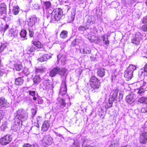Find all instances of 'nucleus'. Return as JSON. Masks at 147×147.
Returning a JSON list of instances; mask_svg holds the SVG:
<instances>
[{"label": "nucleus", "mask_w": 147, "mask_h": 147, "mask_svg": "<svg viewBox=\"0 0 147 147\" xmlns=\"http://www.w3.org/2000/svg\"><path fill=\"white\" fill-rule=\"evenodd\" d=\"M43 140L44 141L45 143L47 145L51 142L52 140V138L51 137L47 136H45L43 138Z\"/></svg>", "instance_id": "nucleus-22"}, {"label": "nucleus", "mask_w": 147, "mask_h": 147, "mask_svg": "<svg viewBox=\"0 0 147 147\" xmlns=\"http://www.w3.org/2000/svg\"><path fill=\"white\" fill-rule=\"evenodd\" d=\"M106 69L103 68H99L97 71V76L100 77H102L105 74Z\"/></svg>", "instance_id": "nucleus-14"}, {"label": "nucleus", "mask_w": 147, "mask_h": 147, "mask_svg": "<svg viewBox=\"0 0 147 147\" xmlns=\"http://www.w3.org/2000/svg\"><path fill=\"white\" fill-rule=\"evenodd\" d=\"M60 70V67L56 66L50 71L49 75L51 77H55L56 74H58Z\"/></svg>", "instance_id": "nucleus-10"}, {"label": "nucleus", "mask_w": 147, "mask_h": 147, "mask_svg": "<svg viewBox=\"0 0 147 147\" xmlns=\"http://www.w3.org/2000/svg\"><path fill=\"white\" fill-rule=\"evenodd\" d=\"M77 45L76 39H75L74 40L71 42V45L72 46L74 47Z\"/></svg>", "instance_id": "nucleus-52"}, {"label": "nucleus", "mask_w": 147, "mask_h": 147, "mask_svg": "<svg viewBox=\"0 0 147 147\" xmlns=\"http://www.w3.org/2000/svg\"><path fill=\"white\" fill-rule=\"evenodd\" d=\"M141 39L140 33H136L135 34V37L131 39V42L132 43L138 45L140 43Z\"/></svg>", "instance_id": "nucleus-7"}, {"label": "nucleus", "mask_w": 147, "mask_h": 147, "mask_svg": "<svg viewBox=\"0 0 147 147\" xmlns=\"http://www.w3.org/2000/svg\"><path fill=\"white\" fill-rule=\"evenodd\" d=\"M110 147H115L113 145H111L110 146Z\"/></svg>", "instance_id": "nucleus-64"}, {"label": "nucleus", "mask_w": 147, "mask_h": 147, "mask_svg": "<svg viewBox=\"0 0 147 147\" xmlns=\"http://www.w3.org/2000/svg\"><path fill=\"white\" fill-rule=\"evenodd\" d=\"M68 32L66 30H63L61 32L59 36L60 38L62 39H65L68 36Z\"/></svg>", "instance_id": "nucleus-17"}, {"label": "nucleus", "mask_w": 147, "mask_h": 147, "mask_svg": "<svg viewBox=\"0 0 147 147\" xmlns=\"http://www.w3.org/2000/svg\"><path fill=\"white\" fill-rule=\"evenodd\" d=\"M33 96V100H37V98L35 96Z\"/></svg>", "instance_id": "nucleus-62"}, {"label": "nucleus", "mask_w": 147, "mask_h": 147, "mask_svg": "<svg viewBox=\"0 0 147 147\" xmlns=\"http://www.w3.org/2000/svg\"><path fill=\"white\" fill-rule=\"evenodd\" d=\"M43 86L44 88V89L46 90L52 87L53 84L51 82L49 81H46L43 83Z\"/></svg>", "instance_id": "nucleus-16"}, {"label": "nucleus", "mask_w": 147, "mask_h": 147, "mask_svg": "<svg viewBox=\"0 0 147 147\" xmlns=\"http://www.w3.org/2000/svg\"><path fill=\"white\" fill-rule=\"evenodd\" d=\"M43 120V119L42 117L39 116H38L36 117V121L37 123H40Z\"/></svg>", "instance_id": "nucleus-47"}, {"label": "nucleus", "mask_w": 147, "mask_h": 147, "mask_svg": "<svg viewBox=\"0 0 147 147\" xmlns=\"http://www.w3.org/2000/svg\"><path fill=\"white\" fill-rule=\"evenodd\" d=\"M37 112V110L34 109L32 108L31 109L30 113L31 114V117L33 118L36 114Z\"/></svg>", "instance_id": "nucleus-39"}, {"label": "nucleus", "mask_w": 147, "mask_h": 147, "mask_svg": "<svg viewBox=\"0 0 147 147\" xmlns=\"http://www.w3.org/2000/svg\"><path fill=\"white\" fill-rule=\"evenodd\" d=\"M22 147H32V146L29 144L26 143L23 145Z\"/></svg>", "instance_id": "nucleus-55"}, {"label": "nucleus", "mask_w": 147, "mask_h": 147, "mask_svg": "<svg viewBox=\"0 0 147 147\" xmlns=\"http://www.w3.org/2000/svg\"><path fill=\"white\" fill-rule=\"evenodd\" d=\"M141 111L142 113H147V106L143 107L141 109Z\"/></svg>", "instance_id": "nucleus-48"}, {"label": "nucleus", "mask_w": 147, "mask_h": 147, "mask_svg": "<svg viewBox=\"0 0 147 147\" xmlns=\"http://www.w3.org/2000/svg\"><path fill=\"white\" fill-rule=\"evenodd\" d=\"M58 102L60 103L61 106H62L63 107H65L66 106V103L63 98H60L59 100H58Z\"/></svg>", "instance_id": "nucleus-35"}, {"label": "nucleus", "mask_w": 147, "mask_h": 147, "mask_svg": "<svg viewBox=\"0 0 147 147\" xmlns=\"http://www.w3.org/2000/svg\"><path fill=\"white\" fill-rule=\"evenodd\" d=\"M144 70L145 71L147 72V63H146L144 67Z\"/></svg>", "instance_id": "nucleus-60"}, {"label": "nucleus", "mask_w": 147, "mask_h": 147, "mask_svg": "<svg viewBox=\"0 0 147 147\" xmlns=\"http://www.w3.org/2000/svg\"><path fill=\"white\" fill-rule=\"evenodd\" d=\"M17 34L18 33L16 30L11 31L10 33V36L11 37L13 38L17 36Z\"/></svg>", "instance_id": "nucleus-41"}, {"label": "nucleus", "mask_w": 147, "mask_h": 147, "mask_svg": "<svg viewBox=\"0 0 147 147\" xmlns=\"http://www.w3.org/2000/svg\"><path fill=\"white\" fill-rule=\"evenodd\" d=\"M11 129L14 131H16L19 130L20 128V123H17V124L16 123H14L11 126Z\"/></svg>", "instance_id": "nucleus-21"}, {"label": "nucleus", "mask_w": 147, "mask_h": 147, "mask_svg": "<svg viewBox=\"0 0 147 147\" xmlns=\"http://www.w3.org/2000/svg\"><path fill=\"white\" fill-rule=\"evenodd\" d=\"M139 141L141 144H146L147 143V132L144 131L140 134Z\"/></svg>", "instance_id": "nucleus-6"}, {"label": "nucleus", "mask_w": 147, "mask_h": 147, "mask_svg": "<svg viewBox=\"0 0 147 147\" xmlns=\"http://www.w3.org/2000/svg\"><path fill=\"white\" fill-rule=\"evenodd\" d=\"M4 115V113L3 112L0 113V119H2Z\"/></svg>", "instance_id": "nucleus-57"}, {"label": "nucleus", "mask_w": 147, "mask_h": 147, "mask_svg": "<svg viewBox=\"0 0 147 147\" xmlns=\"http://www.w3.org/2000/svg\"><path fill=\"white\" fill-rule=\"evenodd\" d=\"M43 5L46 10H48L51 7V3L49 1H44L43 2Z\"/></svg>", "instance_id": "nucleus-24"}, {"label": "nucleus", "mask_w": 147, "mask_h": 147, "mask_svg": "<svg viewBox=\"0 0 147 147\" xmlns=\"http://www.w3.org/2000/svg\"><path fill=\"white\" fill-rule=\"evenodd\" d=\"M50 126V123L48 120L45 121L42 127V130L43 131H47Z\"/></svg>", "instance_id": "nucleus-12"}, {"label": "nucleus", "mask_w": 147, "mask_h": 147, "mask_svg": "<svg viewBox=\"0 0 147 147\" xmlns=\"http://www.w3.org/2000/svg\"><path fill=\"white\" fill-rule=\"evenodd\" d=\"M144 89V88H143L142 86H141L139 88L137 89L138 90V93L140 95H142L145 90Z\"/></svg>", "instance_id": "nucleus-36"}, {"label": "nucleus", "mask_w": 147, "mask_h": 147, "mask_svg": "<svg viewBox=\"0 0 147 147\" xmlns=\"http://www.w3.org/2000/svg\"><path fill=\"white\" fill-rule=\"evenodd\" d=\"M98 39V38L96 36L94 35H92L91 37L90 40H91V42H93L97 40Z\"/></svg>", "instance_id": "nucleus-45"}, {"label": "nucleus", "mask_w": 147, "mask_h": 147, "mask_svg": "<svg viewBox=\"0 0 147 147\" xmlns=\"http://www.w3.org/2000/svg\"><path fill=\"white\" fill-rule=\"evenodd\" d=\"M36 127H37L38 128H39V127L40 125H39L38 123H37V125H36Z\"/></svg>", "instance_id": "nucleus-63"}, {"label": "nucleus", "mask_w": 147, "mask_h": 147, "mask_svg": "<svg viewBox=\"0 0 147 147\" xmlns=\"http://www.w3.org/2000/svg\"><path fill=\"white\" fill-rule=\"evenodd\" d=\"M88 22H89L90 24H92L95 23V21L94 20L90 21L88 20Z\"/></svg>", "instance_id": "nucleus-59"}, {"label": "nucleus", "mask_w": 147, "mask_h": 147, "mask_svg": "<svg viewBox=\"0 0 147 147\" xmlns=\"http://www.w3.org/2000/svg\"><path fill=\"white\" fill-rule=\"evenodd\" d=\"M67 92V86L65 81L62 82L59 94L62 96L65 95Z\"/></svg>", "instance_id": "nucleus-8"}, {"label": "nucleus", "mask_w": 147, "mask_h": 147, "mask_svg": "<svg viewBox=\"0 0 147 147\" xmlns=\"http://www.w3.org/2000/svg\"><path fill=\"white\" fill-rule=\"evenodd\" d=\"M9 27V25L8 24H7L5 25V28H3L2 29H1V30L3 31H5L8 29Z\"/></svg>", "instance_id": "nucleus-56"}, {"label": "nucleus", "mask_w": 147, "mask_h": 147, "mask_svg": "<svg viewBox=\"0 0 147 147\" xmlns=\"http://www.w3.org/2000/svg\"><path fill=\"white\" fill-rule=\"evenodd\" d=\"M27 34V32L26 30L23 29L20 32V35L22 37L25 38Z\"/></svg>", "instance_id": "nucleus-38"}, {"label": "nucleus", "mask_w": 147, "mask_h": 147, "mask_svg": "<svg viewBox=\"0 0 147 147\" xmlns=\"http://www.w3.org/2000/svg\"><path fill=\"white\" fill-rule=\"evenodd\" d=\"M141 22L143 24H146L147 23V15L143 17L141 20Z\"/></svg>", "instance_id": "nucleus-43"}, {"label": "nucleus", "mask_w": 147, "mask_h": 147, "mask_svg": "<svg viewBox=\"0 0 147 147\" xmlns=\"http://www.w3.org/2000/svg\"><path fill=\"white\" fill-rule=\"evenodd\" d=\"M29 94L32 96H35V91L29 90Z\"/></svg>", "instance_id": "nucleus-50"}, {"label": "nucleus", "mask_w": 147, "mask_h": 147, "mask_svg": "<svg viewBox=\"0 0 147 147\" xmlns=\"http://www.w3.org/2000/svg\"><path fill=\"white\" fill-rule=\"evenodd\" d=\"M12 139L11 135L6 134L0 139V144L2 145H6L10 143Z\"/></svg>", "instance_id": "nucleus-4"}, {"label": "nucleus", "mask_w": 147, "mask_h": 147, "mask_svg": "<svg viewBox=\"0 0 147 147\" xmlns=\"http://www.w3.org/2000/svg\"><path fill=\"white\" fill-rule=\"evenodd\" d=\"M51 56L48 54H44L40 57L38 58L37 60L40 62H43L48 61L51 57Z\"/></svg>", "instance_id": "nucleus-11"}, {"label": "nucleus", "mask_w": 147, "mask_h": 147, "mask_svg": "<svg viewBox=\"0 0 147 147\" xmlns=\"http://www.w3.org/2000/svg\"><path fill=\"white\" fill-rule=\"evenodd\" d=\"M33 80L34 84L39 83L41 81V78L39 75L35 76L33 79Z\"/></svg>", "instance_id": "nucleus-26"}, {"label": "nucleus", "mask_w": 147, "mask_h": 147, "mask_svg": "<svg viewBox=\"0 0 147 147\" xmlns=\"http://www.w3.org/2000/svg\"><path fill=\"white\" fill-rule=\"evenodd\" d=\"M136 68V67L133 65H129L127 69V71H129V72H131L133 73V71Z\"/></svg>", "instance_id": "nucleus-32"}, {"label": "nucleus", "mask_w": 147, "mask_h": 147, "mask_svg": "<svg viewBox=\"0 0 147 147\" xmlns=\"http://www.w3.org/2000/svg\"><path fill=\"white\" fill-rule=\"evenodd\" d=\"M7 6L4 3L0 4V17L6 21L7 15Z\"/></svg>", "instance_id": "nucleus-3"}, {"label": "nucleus", "mask_w": 147, "mask_h": 147, "mask_svg": "<svg viewBox=\"0 0 147 147\" xmlns=\"http://www.w3.org/2000/svg\"><path fill=\"white\" fill-rule=\"evenodd\" d=\"M45 71L44 69H38L37 68L36 69L35 72L36 74L38 73H41L44 72Z\"/></svg>", "instance_id": "nucleus-42"}, {"label": "nucleus", "mask_w": 147, "mask_h": 147, "mask_svg": "<svg viewBox=\"0 0 147 147\" xmlns=\"http://www.w3.org/2000/svg\"><path fill=\"white\" fill-rule=\"evenodd\" d=\"M16 117L19 120H21L22 119H23L24 117L23 115L21 113L20 114H18L17 115Z\"/></svg>", "instance_id": "nucleus-46"}, {"label": "nucleus", "mask_w": 147, "mask_h": 147, "mask_svg": "<svg viewBox=\"0 0 147 147\" xmlns=\"http://www.w3.org/2000/svg\"><path fill=\"white\" fill-rule=\"evenodd\" d=\"M43 102V101L42 99H39L38 101V103L39 104H42Z\"/></svg>", "instance_id": "nucleus-58"}, {"label": "nucleus", "mask_w": 147, "mask_h": 147, "mask_svg": "<svg viewBox=\"0 0 147 147\" xmlns=\"http://www.w3.org/2000/svg\"><path fill=\"white\" fill-rule=\"evenodd\" d=\"M89 28L88 26L87 25H86L84 26H81L79 27L78 28V30L79 31H82L85 30Z\"/></svg>", "instance_id": "nucleus-37"}, {"label": "nucleus", "mask_w": 147, "mask_h": 147, "mask_svg": "<svg viewBox=\"0 0 147 147\" xmlns=\"http://www.w3.org/2000/svg\"><path fill=\"white\" fill-rule=\"evenodd\" d=\"M35 50V47L33 46H30L27 47L26 51L29 54L34 52Z\"/></svg>", "instance_id": "nucleus-29"}, {"label": "nucleus", "mask_w": 147, "mask_h": 147, "mask_svg": "<svg viewBox=\"0 0 147 147\" xmlns=\"http://www.w3.org/2000/svg\"><path fill=\"white\" fill-rule=\"evenodd\" d=\"M20 11V7L18 5L13 6V7L12 11L13 13L15 15L18 14Z\"/></svg>", "instance_id": "nucleus-23"}, {"label": "nucleus", "mask_w": 147, "mask_h": 147, "mask_svg": "<svg viewBox=\"0 0 147 147\" xmlns=\"http://www.w3.org/2000/svg\"><path fill=\"white\" fill-rule=\"evenodd\" d=\"M58 60L61 61L62 63L64 64L66 61V58L64 56L59 54L57 56Z\"/></svg>", "instance_id": "nucleus-27"}, {"label": "nucleus", "mask_w": 147, "mask_h": 147, "mask_svg": "<svg viewBox=\"0 0 147 147\" xmlns=\"http://www.w3.org/2000/svg\"><path fill=\"white\" fill-rule=\"evenodd\" d=\"M75 12L74 11L71 12V15L70 17H68V21L69 22H72L74 19Z\"/></svg>", "instance_id": "nucleus-31"}, {"label": "nucleus", "mask_w": 147, "mask_h": 147, "mask_svg": "<svg viewBox=\"0 0 147 147\" xmlns=\"http://www.w3.org/2000/svg\"><path fill=\"white\" fill-rule=\"evenodd\" d=\"M7 105V100L3 97H0V109L5 107Z\"/></svg>", "instance_id": "nucleus-13"}, {"label": "nucleus", "mask_w": 147, "mask_h": 147, "mask_svg": "<svg viewBox=\"0 0 147 147\" xmlns=\"http://www.w3.org/2000/svg\"><path fill=\"white\" fill-rule=\"evenodd\" d=\"M63 16L62 9L59 8L54 9L51 13L50 15L47 16L48 18H50V22H53L55 21H58L62 18Z\"/></svg>", "instance_id": "nucleus-1"}, {"label": "nucleus", "mask_w": 147, "mask_h": 147, "mask_svg": "<svg viewBox=\"0 0 147 147\" xmlns=\"http://www.w3.org/2000/svg\"><path fill=\"white\" fill-rule=\"evenodd\" d=\"M24 80L22 77H18L15 80L14 84L17 86H21L24 82Z\"/></svg>", "instance_id": "nucleus-15"}, {"label": "nucleus", "mask_w": 147, "mask_h": 147, "mask_svg": "<svg viewBox=\"0 0 147 147\" xmlns=\"http://www.w3.org/2000/svg\"><path fill=\"white\" fill-rule=\"evenodd\" d=\"M114 100L112 99L111 98L109 97V99L108 103L106 105L105 107L106 109H108L112 107Z\"/></svg>", "instance_id": "nucleus-25"}, {"label": "nucleus", "mask_w": 147, "mask_h": 147, "mask_svg": "<svg viewBox=\"0 0 147 147\" xmlns=\"http://www.w3.org/2000/svg\"><path fill=\"white\" fill-rule=\"evenodd\" d=\"M141 84L142 85V86H142L143 88H145L146 86H147V83L144 81H141Z\"/></svg>", "instance_id": "nucleus-51"}, {"label": "nucleus", "mask_w": 147, "mask_h": 147, "mask_svg": "<svg viewBox=\"0 0 147 147\" xmlns=\"http://www.w3.org/2000/svg\"><path fill=\"white\" fill-rule=\"evenodd\" d=\"M126 100L127 102L129 104H131L134 102L133 98V95L132 94L127 95L126 98Z\"/></svg>", "instance_id": "nucleus-19"}, {"label": "nucleus", "mask_w": 147, "mask_h": 147, "mask_svg": "<svg viewBox=\"0 0 147 147\" xmlns=\"http://www.w3.org/2000/svg\"><path fill=\"white\" fill-rule=\"evenodd\" d=\"M102 38L103 41V43L105 45H107L109 44V41L108 40V38L106 37L105 35H104L102 36Z\"/></svg>", "instance_id": "nucleus-34"}, {"label": "nucleus", "mask_w": 147, "mask_h": 147, "mask_svg": "<svg viewBox=\"0 0 147 147\" xmlns=\"http://www.w3.org/2000/svg\"><path fill=\"white\" fill-rule=\"evenodd\" d=\"M37 18L35 16H32L27 21L28 25L30 27H32L37 22Z\"/></svg>", "instance_id": "nucleus-9"}, {"label": "nucleus", "mask_w": 147, "mask_h": 147, "mask_svg": "<svg viewBox=\"0 0 147 147\" xmlns=\"http://www.w3.org/2000/svg\"><path fill=\"white\" fill-rule=\"evenodd\" d=\"M38 49L42 48L43 50L47 51L49 50L51 47L47 44L44 45L43 46L41 42L38 40L34 41L32 43Z\"/></svg>", "instance_id": "nucleus-5"}, {"label": "nucleus", "mask_w": 147, "mask_h": 147, "mask_svg": "<svg viewBox=\"0 0 147 147\" xmlns=\"http://www.w3.org/2000/svg\"><path fill=\"white\" fill-rule=\"evenodd\" d=\"M66 72V70L65 68H62L61 69L60 68V70L58 74L61 76H63L65 75Z\"/></svg>", "instance_id": "nucleus-33"}, {"label": "nucleus", "mask_w": 147, "mask_h": 147, "mask_svg": "<svg viewBox=\"0 0 147 147\" xmlns=\"http://www.w3.org/2000/svg\"><path fill=\"white\" fill-rule=\"evenodd\" d=\"M6 47L7 45L6 44H2L0 46V53L2 52Z\"/></svg>", "instance_id": "nucleus-40"}, {"label": "nucleus", "mask_w": 147, "mask_h": 147, "mask_svg": "<svg viewBox=\"0 0 147 147\" xmlns=\"http://www.w3.org/2000/svg\"><path fill=\"white\" fill-rule=\"evenodd\" d=\"M34 33L32 31L29 30V34L30 37H32L34 35Z\"/></svg>", "instance_id": "nucleus-54"}, {"label": "nucleus", "mask_w": 147, "mask_h": 147, "mask_svg": "<svg viewBox=\"0 0 147 147\" xmlns=\"http://www.w3.org/2000/svg\"><path fill=\"white\" fill-rule=\"evenodd\" d=\"M133 73L129 71H126L124 73V77L128 80H130L132 77Z\"/></svg>", "instance_id": "nucleus-18"}, {"label": "nucleus", "mask_w": 147, "mask_h": 147, "mask_svg": "<svg viewBox=\"0 0 147 147\" xmlns=\"http://www.w3.org/2000/svg\"><path fill=\"white\" fill-rule=\"evenodd\" d=\"M5 73V71L3 69H0V78Z\"/></svg>", "instance_id": "nucleus-53"}, {"label": "nucleus", "mask_w": 147, "mask_h": 147, "mask_svg": "<svg viewBox=\"0 0 147 147\" xmlns=\"http://www.w3.org/2000/svg\"><path fill=\"white\" fill-rule=\"evenodd\" d=\"M91 51L90 49L88 47H84L83 50V53L85 54H89L91 53Z\"/></svg>", "instance_id": "nucleus-30"}, {"label": "nucleus", "mask_w": 147, "mask_h": 147, "mask_svg": "<svg viewBox=\"0 0 147 147\" xmlns=\"http://www.w3.org/2000/svg\"><path fill=\"white\" fill-rule=\"evenodd\" d=\"M143 103L147 104V97H144Z\"/></svg>", "instance_id": "nucleus-61"}, {"label": "nucleus", "mask_w": 147, "mask_h": 147, "mask_svg": "<svg viewBox=\"0 0 147 147\" xmlns=\"http://www.w3.org/2000/svg\"><path fill=\"white\" fill-rule=\"evenodd\" d=\"M141 29L144 32L147 31V24H145L142 26Z\"/></svg>", "instance_id": "nucleus-44"}, {"label": "nucleus", "mask_w": 147, "mask_h": 147, "mask_svg": "<svg viewBox=\"0 0 147 147\" xmlns=\"http://www.w3.org/2000/svg\"><path fill=\"white\" fill-rule=\"evenodd\" d=\"M118 92L119 90L117 89L113 90L112 92V94L109 97L111 98L112 99L115 100L117 96Z\"/></svg>", "instance_id": "nucleus-20"}, {"label": "nucleus", "mask_w": 147, "mask_h": 147, "mask_svg": "<svg viewBox=\"0 0 147 147\" xmlns=\"http://www.w3.org/2000/svg\"><path fill=\"white\" fill-rule=\"evenodd\" d=\"M99 80L95 76H92L89 78V82L91 88L94 90L99 88L100 86Z\"/></svg>", "instance_id": "nucleus-2"}, {"label": "nucleus", "mask_w": 147, "mask_h": 147, "mask_svg": "<svg viewBox=\"0 0 147 147\" xmlns=\"http://www.w3.org/2000/svg\"><path fill=\"white\" fill-rule=\"evenodd\" d=\"M14 69L17 71L21 70L23 68V66L22 63H16L14 65Z\"/></svg>", "instance_id": "nucleus-28"}, {"label": "nucleus", "mask_w": 147, "mask_h": 147, "mask_svg": "<svg viewBox=\"0 0 147 147\" xmlns=\"http://www.w3.org/2000/svg\"><path fill=\"white\" fill-rule=\"evenodd\" d=\"M144 98L143 96L140 98L138 100V102L140 103H143Z\"/></svg>", "instance_id": "nucleus-49"}]
</instances>
